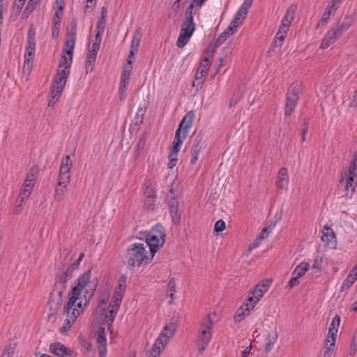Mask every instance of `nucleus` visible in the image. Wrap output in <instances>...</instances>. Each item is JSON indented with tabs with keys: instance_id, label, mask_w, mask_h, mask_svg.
<instances>
[{
	"instance_id": "nucleus-1",
	"label": "nucleus",
	"mask_w": 357,
	"mask_h": 357,
	"mask_svg": "<svg viewBox=\"0 0 357 357\" xmlns=\"http://www.w3.org/2000/svg\"><path fill=\"white\" fill-rule=\"evenodd\" d=\"M91 271L84 272L75 281V285L68 293V301L63 307V314L66 316L61 332L68 331L73 323L83 312L87 303L93 297L97 287V280H91Z\"/></svg>"
},
{
	"instance_id": "nucleus-2",
	"label": "nucleus",
	"mask_w": 357,
	"mask_h": 357,
	"mask_svg": "<svg viewBox=\"0 0 357 357\" xmlns=\"http://www.w3.org/2000/svg\"><path fill=\"white\" fill-rule=\"evenodd\" d=\"M354 22V19L348 15L344 16L342 21L339 20L337 22L333 23L322 38L320 48L326 49L333 44L352 26Z\"/></svg>"
},
{
	"instance_id": "nucleus-3",
	"label": "nucleus",
	"mask_w": 357,
	"mask_h": 357,
	"mask_svg": "<svg viewBox=\"0 0 357 357\" xmlns=\"http://www.w3.org/2000/svg\"><path fill=\"white\" fill-rule=\"evenodd\" d=\"M147 253L144 243H132L126 250L124 263L128 268L139 267L144 261L150 263L153 258H149Z\"/></svg>"
},
{
	"instance_id": "nucleus-4",
	"label": "nucleus",
	"mask_w": 357,
	"mask_h": 357,
	"mask_svg": "<svg viewBox=\"0 0 357 357\" xmlns=\"http://www.w3.org/2000/svg\"><path fill=\"white\" fill-rule=\"evenodd\" d=\"M165 231L161 224H156L147 234L146 241L143 243L146 248L149 247L151 258H153L159 247L163 246L165 241Z\"/></svg>"
},
{
	"instance_id": "nucleus-5",
	"label": "nucleus",
	"mask_w": 357,
	"mask_h": 357,
	"mask_svg": "<svg viewBox=\"0 0 357 357\" xmlns=\"http://www.w3.org/2000/svg\"><path fill=\"white\" fill-rule=\"evenodd\" d=\"M213 327V320L211 315L208 314L207 317L202 321L200 326V334L197 341V347L199 351H204L208 345L212 336L211 331Z\"/></svg>"
},
{
	"instance_id": "nucleus-6",
	"label": "nucleus",
	"mask_w": 357,
	"mask_h": 357,
	"mask_svg": "<svg viewBox=\"0 0 357 357\" xmlns=\"http://www.w3.org/2000/svg\"><path fill=\"white\" fill-rule=\"evenodd\" d=\"M301 91V84L298 82L293 83L287 90L284 115L291 116L299 99L298 94Z\"/></svg>"
},
{
	"instance_id": "nucleus-7",
	"label": "nucleus",
	"mask_w": 357,
	"mask_h": 357,
	"mask_svg": "<svg viewBox=\"0 0 357 357\" xmlns=\"http://www.w3.org/2000/svg\"><path fill=\"white\" fill-rule=\"evenodd\" d=\"M36 44V29L33 25H31L27 32L24 65L32 63L35 56Z\"/></svg>"
},
{
	"instance_id": "nucleus-8",
	"label": "nucleus",
	"mask_w": 357,
	"mask_h": 357,
	"mask_svg": "<svg viewBox=\"0 0 357 357\" xmlns=\"http://www.w3.org/2000/svg\"><path fill=\"white\" fill-rule=\"evenodd\" d=\"M77 38V23L72 22L70 29L66 34V39L63 49V53H65L68 57L73 58V52Z\"/></svg>"
},
{
	"instance_id": "nucleus-9",
	"label": "nucleus",
	"mask_w": 357,
	"mask_h": 357,
	"mask_svg": "<svg viewBox=\"0 0 357 357\" xmlns=\"http://www.w3.org/2000/svg\"><path fill=\"white\" fill-rule=\"evenodd\" d=\"M194 4L190 3L185 12L184 19L181 24V33L192 35L195 30V24L193 20Z\"/></svg>"
},
{
	"instance_id": "nucleus-10",
	"label": "nucleus",
	"mask_w": 357,
	"mask_h": 357,
	"mask_svg": "<svg viewBox=\"0 0 357 357\" xmlns=\"http://www.w3.org/2000/svg\"><path fill=\"white\" fill-rule=\"evenodd\" d=\"M132 66H124L119 85L120 100H123L126 95V91L129 84V79L132 72Z\"/></svg>"
},
{
	"instance_id": "nucleus-11",
	"label": "nucleus",
	"mask_w": 357,
	"mask_h": 357,
	"mask_svg": "<svg viewBox=\"0 0 357 357\" xmlns=\"http://www.w3.org/2000/svg\"><path fill=\"white\" fill-rule=\"evenodd\" d=\"M203 144V135L199 133L198 134L194 139L192 146L190 151L191 158H190V164L195 165L196 164L200 151L202 148Z\"/></svg>"
},
{
	"instance_id": "nucleus-12",
	"label": "nucleus",
	"mask_w": 357,
	"mask_h": 357,
	"mask_svg": "<svg viewBox=\"0 0 357 357\" xmlns=\"http://www.w3.org/2000/svg\"><path fill=\"white\" fill-rule=\"evenodd\" d=\"M50 352L59 357H72L73 351L61 342L50 344Z\"/></svg>"
},
{
	"instance_id": "nucleus-13",
	"label": "nucleus",
	"mask_w": 357,
	"mask_h": 357,
	"mask_svg": "<svg viewBox=\"0 0 357 357\" xmlns=\"http://www.w3.org/2000/svg\"><path fill=\"white\" fill-rule=\"evenodd\" d=\"M73 278V271L71 268H68L66 271L62 272L59 275H58L56 278V287L60 289L59 292V295L61 296L63 294V291L66 288V283L68 280Z\"/></svg>"
},
{
	"instance_id": "nucleus-14",
	"label": "nucleus",
	"mask_w": 357,
	"mask_h": 357,
	"mask_svg": "<svg viewBox=\"0 0 357 357\" xmlns=\"http://www.w3.org/2000/svg\"><path fill=\"white\" fill-rule=\"evenodd\" d=\"M195 118V112L193 110H190L183 117L177 129L188 135L189 130L192 126Z\"/></svg>"
},
{
	"instance_id": "nucleus-15",
	"label": "nucleus",
	"mask_w": 357,
	"mask_h": 357,
	"mask_svg": "<svg viewBox=\"0 0 357 357\" xmlns=\"http://www.w3.org/2000/svg\"><path fill=\"white\" fill-rule=\"evenodd\" d=\"M168 206L172 222L178 224L181 218L178 213V200L175 197H172L168 202Z\"/></svg>"
},
{
	"instance_id": "nucleus-16",
	"label": "nucleus",
	"mask_w": 357,
	"mask_h": 357,
	"mask_svg": "<svg viewBox=\"0 0 357 357\" xmlns=\"http://www.w3.org/2000/svg\"><path fill=\"white\" fill-rule=\"evenodd\" d=\"M169 335V330H165V327L163 328L162 331L160 333L159 336L157 337L155 343H154V349L153 351H155L156 349H158L160 347V345H161L162 349H165V347L167 344L169 342V340L170 337L172 335Z\"/></svg>"
},
{
	"instance_id": "nucleus-17",
	"label": "nucleus",
	"mask_w": 357,
	"mask_h": 357,
	"mask_svg": "<svg viewBox=\"0 0 357 357\" xmlns=\"http://www.w3.org/2000/svg\"><path fill=\"white\" fill-rule=\"evenodd\" d=\"M321 241L327 245L333 246L336 243L335 233L330 227L324 226L322 230Z\"/></svg>"
},
{
	"instance_id": "nucleus-18",
	"label": "nucleus",
	"mask_w": 357,
	"mask_h": 357,
	"mask_svg": "<svg viewBox=\"0 0 357 357\" xmlns=\"http://www.w3.org/2000/svg\"><path fill=\"white\" fill-rule=\"evenodd\" d=\"M289 183V176L287 168L282 167L278 172L276 178V186L279 189L284 188Z\"/></svg>"
},
{
	"instance_id": "nucleus-19",
	"label": "nucleus",
	"mask_w": 357,
	"mask_h": 357,
	"mask_svg": "<svg viewBox=\"0 0 357 357\" xmlns=\"http://www.w3.org/2000/svg\"><path fill=\"white\" fill-rule=\"evenodd\" d=\"M272 283L271 280H265L256 285L254 294H257V299H261L264 294L268 290Z\"/></svg>"
},
{
	"instance_id": "nucleus-20",
	"label": "nucleus",
	"mask_w": 357,
	"mask_h": 357,
	"mask_svg": "<svg viewBox=\"0 0 357 357\" xmlns=\"http://www.w3.org/2000/svg\"><path fill=\"white\" fill-rule=\"evenodd\" d=\"M344 179L346 182L345 190H351L352 192H354L357 185V175L355 174L354 176L344 174V177L342 176L340 183L343 182Z\"/></svg>"
},
{
	"instance_id": "nucleus-21",
	"label": "nucleus",
	"mask_w": 357,
	"mask_h": 357,
	"mask_svg": "<svg viewBox=\"0 0 357 357\" xmlns=\"http://www.w3.org/2000/svg\"><path fill=\"white\" fill-rule=\"evenodd\" d=\"M69 74V70L62 69L58 71L54 80L56 86L64 89Z\"/></svg>"
},
{
	"instance_id": "nucleus-22",
	"label": "nucleus",
	"mask_w": 357,
	"mask_h": 357,
	"mask_svg": "<svg viewBox=\"0 0 357 357\" xmlns=\"http://www.w3.org/2000/svg\"><path fill=\"white\" fill-rule=\"evenodd\" d=\"M336 10H331L330 7L327 6L325 11L321 15L320 20L318 22L317 29L326 25L330 20L331 17L334 16Z\"/></svg>"
},
{
	"instance_id": "nucleus-23",
	"label": "nucleus",
	"mask_w": 357,
	"mask_h": 357,
	"mask_svg": "<svg viewBox=\"0 0 357 357\" xmlns=\"http://www.w3.org/2000/svg\"><path fill=\"white\" fill-rule=\"evenodd\" d=\"M357 280V273L352 272V270L351 271L350 273L347 276V278L343 281L340 291H343L348 289H349L352 284L356 281Z\"/></svg>"
},
{
	"instance_id": "nucleus-24",
	"label": "nucleus",
	"mask_w": 357,
	"mask_h": 357,
	"mask_svg": "<svg viewBox=\"0 0 357 357\" xmlns=\"http://www.w3.org/2000/svg\"><path fill=\"white\" fill-rule=\"evenodd\" d=\"M73 167V160L70 155H66L61 160V164L59 169V173L70 174V170Z\"/></svg>"
},
{
	"instance_id": "nucleus-25",
	"label": "nucleus",
	"mask_w": 357,
	"mask_h": 357,
	"mask_svg": "<svg viewBox=\"0 0 357 357\" xmlns=\"http://www.w3.org/2000/svg\"><path fill=\"white\" fill-rule=\"evenodd\" d=\"M235 29L229 25L216 39L215 42V47L220 46L227 38L228 36L234 33Z\"/></svg>"
},
{
	"instance_id": "nucleus-26",
	"label": "nucleus",
	"mask_w": 357,
	"mask_h": 357,
	"mask_svg": "<svg viewBox=\"0 0 357 357\" xmlns=\"http://www.w3.org/2000/svg\"><path fill=\"white\" fill-rule=\"evenodd\" d=\"M142 29L140 27L137 28L132 36V39L130 45V50L138 51L139 46L140 45V41L142 38Z\"/></svg>"
},
{
	"instance_id": "nucleus-27",
	"label": "nucleus",
	"mask_w": 357,
	"mask_h": 357,
	"mask_svg": "<svg viewBox=\"0 0 357 357\" xmlns=\"http://www.w3.org/2000/svg\"><path fill=\"white\" fill-rule=\"evenodd\" d=\"M260 299H257V294H254V290L249 294L243 305L245 306V310L250 311L253 309Z\"/></svg>"
},
{
	"instance_id": "nucleus-28",
	"label": "nucleus",
	"mask_w": 357,
	"mask_h": 357,
	"mask_svg": "<svg viewBox=\"0 0 357 357\" xmlns=\"http://www.w3.org/2000/svg\"><path fill=\"white\" fill-rule=\"evenodd\" d=\"M67 187L59 186V184L56 186L54 192V197L56 202H61L64 200L66 192Z\"/></svg>"
},
{
	"instance_id": "nucleus-29",
	"label": "nucleus",
	"mask_w": 357,
	"mask_h": 357,
	"mask_svg": "<svg viewBox=\"0 0 357 357\" xmlns=\"http://www.w3.org/2000/svg\"><path fill=\"white\" fill-rule=\"evenodd\" d=\"M277 339L278 333L276 331H275L273 334H270L268 335L264 349L266 353H269L272 350L273 345L277 341Z\"/></svg>"
},
{
	"instance_id": "nucleus-30",
	"label": "nucleus",
	"mask_w": 357,
	"mask_h": 357,
	"mask_svg": "<svg viewBox=\"0 0 357 357\" xmlns=\"http://www.w3.org/2000/svg\"><path fill=\"white\" fill-rule=\"evenodd\" d=\"M345 174L354 176H355V174L357 175V150L354 153Z\"/></svg>"
},
{
	"instance_id": "nucleus-31",
	"label": "nucleus",
	"mask_w": 357,
	"mask_h": 357,
	"mask_svg": "<svg viewBox=\"0 0 357 357\" xmlns=\"http://www.w3.org/2000/svg\"><path fill=\"white\" fill-rule=\"evenodd\" d=\"M310 265L308 263L302 262L298 264L292 273V275H297L299 278L303 277L307 271Z\"/></svg>"
},
{
	"instance_id": "nucleus-32",
	"label": "nucleus",
	"mask_w": 357,
	"mask_h": 357,
	"mask_svg": "<svg viewBox=\"0 0 357 357\" xmlns=\"http://www.w3.org/2000/svg\"><path fill=\"white\" fill-rule=\"evenodd\" d=\"M297 10V6L294 4L291 5L285 12V15L282 18L284 22H290L294 19L295 13Z\"/></svg>"
},
{
	"instance_id": "nucleus-33",
	"label": "nucleus",
	"mask_w": 357,
	"mask_h": 357,
	"mask_svg": "<svg viewBox=\"0 0 357 357\" xmlns=\"http://www.w3.org/2000/svg\"><path fill=\"white\" fill-rule=\"evenodd\" d=\"M96 58L97 56L94 55V54L87 53L86 61V73H91L93 71Z\"/></svg>"
},
{
	"instance_id": "nucleus-34",
	"label": "nucleus",
	"mask_w": 357,
	"mask_h": 357,
	"mask_svg": "<svg viewBox=\"0 0 357 357\" xmlns=\"http://www.w3.org/2000/svg\"><path fill=\"white\" fill-rule=\"evenodd\" d=\"M109 305L111 307V309L108 310L109 314V315L106 314V319H107L106 323L107 325L112 324L115 317L116 316V314H117L118 310L120 307V306H115L114 305H112V304H110Z\"/></svg>"
},
{
	"instance_id": "nucleus-35",
	"label": "nucleus",
	"mask_w": 357,
	"mask_h": 357,
	"mask_svg": "<svg viewBox=\"0 0 357 357\" xmlns=\"http://www.w3.org/2000/svg\"><path fill=\"white\" fill-rule=\"evenodd\" d=\"M191 36L189 34L180 32L176 43V46L179 48H183L188 43Z\"/></svg>"
},
{
	"instance_id": "nucleus-36",
	"label": "nucleus",
	"mask_w": 357,
	"mask_h": 357,
	"mask_svg": "<svg viewBox=\"0 0 357 357\" xmlns=\"http://www.w3.org/2000/svg\"><path fill=\"white\" fill-rule=\"evenodd\" d=\"M25 3V1L22 0H15L13 6L12 16H15L16 18L22 11V9Z\"/></svg>"
},
{
	"instance_id": "nucleus-37",
	"label": "nucleus",
	"mask_w": 357,
	"mask_h": 357,
	"mask_svg": "<svg viewBox=\"0 0 357 357\" xmlns=\"http://www.w3.org/2000/svg\"><path fill=\"white\" fill-rule=\"evenodd\" d=\"M70 178H71V176H70V174H63V173H61L59 174V181H58V184L59 186H63V187H67L68 185L69 184L70 181Z\"/></svg>"
},
{
	"instance_id": "nucleus-38",
	"label": "nucleus",
	"mask_w": 357,
	"mask_h": 357,
	"mask_svg": "<svg viewBox=\"0 0 357 357\" xmlns=\"http://www.w3.org/2000/svg\"><path fill=\"white\" fill-rule=\"evenodd\" d=\"M188 135L176 129L175 136L172 144H177L182 146L183 140L187 137Z\"/></svg>"
},
{
	"instance_id": "nucleus-39",
	"label": "nucleus",
	"mask_w": 357,
	"mask_h": 357,
	"mask_svg": "<svg viewBox=\"0 0 357 357\" xmlns=\"http://www.w3.org/2000/svg\"><path fill=\"white\" fill-rule=\"evenodd\" d=\"M31 194V191L21 188L16 202H20V206L22 205L29 198Z\"/></svg>"
},
{
	"instance_id": "nucleus-40",
	"label": "nucleus",
	"mask_w": 357,
	"mask_h": 357,
	"mask_svg": "<svg viewBox=\"0 0 357 357\" xmlns=\"http://www.w3.org/2000/svg\"><path fill=\"white\" fill-rule=\"evenodd\" d=\"M156 197L145 198L144 202V208L148 211H154L155 208Z\"/></svg>"
},
{
	"instance_id": "nucleus-41",
	"label": "nucleus",
	"mask_w": 357,
	"mask_h": 357,
	"mask_svg": "<svg viewBox=\"0 0 357 357\" xmlns=\"http://www.w3.org/2000/svg\"><path fill=\"white\" fill-rule=\"evenodd\" d=\"M73 58L69 57V59H68L65 53H63V54L61 56L59 67H64L63 69L68 70L71 66Z\"/></svg>"
},
{
	"instance_id": "nucleus-42",
	"label": "nucleus",
	"mask_w": 357,
	"mask_h": 357,
	"mask_svg": "<svg viewBox=\"0 0 357 357\" xmlns=\"http://www.w3.org/2000/svg\"><path fill=\"white\" fill-rule=\"evenodd\" d=\"M38 167L37 165H35V166H33L27 176H26V178L27 179V181H35V179H36V176H37L38 173Z\"/></svg>"
},
{
	"instance_id": "nucleus-43",
	"label": "nucleus",
	"mask_w": 357,
	"mask_h": 357,
	"mask_svg": "<svg viewBox=\"0 0 357 357\" xmlns=\"http://www.w3.org/2000/svg\"><path fill=\"white\" fill-rule=\"evenodd\" d=\"M15 349V345L10 344L3 351L1 357H13Z\"/></svg>"
},
{
	"instance_id": "nucleus-44",
	"label": "nucleus",
	"mask_w": 357,
	"mask_h": 357,
	"mask_svg": "<svg viewBox=\"0 0 357 357\" xmlns=\"http://www.w3.org/2000/svg\"><path fill=\"white\" fill-rule=\"evenodd\" d=\"M204 79L203 77H201L199 75V73L195 74V80L192 83V86L196 87L197 90L199 89L202 88V85L204 84Z\"/></svg>"
},
{
	"instance_id": "nucleus-45",
	"label": "nucleus",
	"mask_w": 357,
	"mask_h": 357,
	"mask_svg": "<svg viewBox=\"0 0 357 357\" xmlns=\"http://www.w3.org/2000/svg\"><path fill=\"white\" fill-rule=\"evenodd\" d=\"M357 352V337H354L349 345V354L351 356H354Z\"/></svg>"
},
{
	"instance_id": "nucleus-46",
	"label": "nucleus",
	"mask_w": 357,
	"mask_h": 357,
	"mask_svg": "<svg viewBox=\"0 0 357 357\" xmlns=\"http://www.w3.org/2000/svg\"><path fill=\"white\" fill-rule=\"evenodd\" d=\"M208 63H201L196 73H199V75L201 77H206L208 75Z\"/></svg>"
},
{
	"instance_id": "nucleus-47",
	"label": "nucleus",
	"mask_w": 357,
	"mask_h": 357,
	"mask_svg": "<svg viewBox=\"0 0 357 357\" xmlns=\"http://www.w3.org/2000/svg\"><path fill=\"white\" fill-rule=\"evenodd\" d=\"M337 330H333L332 328H328V333L326 339V344H328L331 342V338H333V342L335 343L336 342L337 337Z\"/></svg>"
},
{
	"instance_id": "nucleus-48",
	"label": "nucleus",
	"mask_w": 357,
	"mask_h": 357,
	"mask_svg": "<svg viewBox=\"0 0 357 357\" xmlns=\"http://www.w3.org/2000/svg\"><path fill=\"white\" fill-rule=\"evenodd\" d=\"M63 88L53 85L52 89L51 91L52 98H56V100H58L59 98L60 97L61 93L63 92Z\"/></svg>"
},
{
	"instance_id": "nucleus-49",
	"label": "nucleus",
	"mask_w": 357,
	"mask_h": 357,
	"mask_svg": "<svg viewBox=\"0 0 357 357\" xmlns=\"http://www.w3.org/2000/svg\"><path fill=\"white\" fill-rule=\"evenodd\" d=\"M244 306L245 305H243L237 310L234 317L236 321H240L242 317H243L245 315V312H249L248 310H245V307H244Z\"/></svg>"
},
{
	"instance_id": "nucleus-50",
	"label": "nucleus",
	"mask_w": 357,
	"mask_h": 357,
	"mask_svg": "<svg viewBox=\"0 0 357 357\" xmlns=\"http://www.w3.org/2000/svg\"><path fill=\"white\" fill-rule=\"evenodd\" d=\"M226 228L225 222L222 220H218L214 226V230L218 234L224 231Z\"/></svg>"
},
{
	"instance_id": "nucleus-51",
	"label": "nucleus",
	"mask_w": 357,
	"mask_h": 357,
	"mask_svg": "<svg viewBox=\"0 0 357 357\" xmlns=\"http://www.w3.org/2000/svg\"><path fill=\"white\" fill-rule=\"evenodd\" d=\"M177 328L176 322L172 321L165 326V330H169L168 335H173Z\"/></svg>"
},
{
	"instance_id": "nucleus-52",
	"label": "nucleus",
	"mask_w": 357,
	"mask_h": 357,
	"mask_svg": "<svg viewBox=\"0 0 357 357\" xmlns=\"http://www.w3.org/2000/svg\"><path fill=\"white\" fill-rule=\"evenodd\" d=\"M97 342L98 343L99 346H106L107 345V339L106 335L105 333V329L102 328V332H100L98 337H97Z\"/></svg>"
},
{
	"instance_id": "nucleus-53",
	"label": "nucleus",
	"mask_w": 357,
	"mask_h": 357,
	"mask_svg": "<svg viewBox=\"0 0 357 357\" xmlns=\"http://www.w3.org/2000/svg\"><path fill=\"white\" fill-rule=\"evenodd\" d=\"M334 347H335V343L329 342L328 344H326V342L325 343V349L324 351V357H330L332 354Z\"/></svg>"
},
{
	"instance_id": "nucleus-54",
	"label": "nucleus",
	"mask_w": 357,
	"mask_h": 357,
	"mask_svg": "<svg viewBox=\"0 0 357 357\" xmlns=\"http://www.w3.org/2000/svg\"><path fill=\"white\" fill-rule=\"evenodd\" d=\"M123 296L121 294H119L118 293L114 291V294L112 297V304L115 306H120V304L122 301Z\"/></svg>"
},
{
	"instance_id": "nucleus-55",
	"label": "nucleus",
	"mask_w": 357,
	"mask_h": 357,
	"mask_svg": "<svg viewBox=\"0 0 357 357\" xmlns=\"http://www.w3.org/2000/svg\"><path fill=\"white\" fill-rule=\"evenodd\" d=\"M340 324V317L339 315H335L330 324L329 328H332L333 330L338 331V328Z\"/></svg>"
},
{
	"instance_id": "nucleus-56",
	"label": "nucleus",
	"mask_w": 357,
	"mask_h": 357,
	"mask_svg": "<svg viewBox=\"0 0 357 357\" xmlns=\"http://www.w3.org/2000/svg\"><path fill=\"white\" fill-rule=\"evenodd\" d=\"M167 288H168L169 291L171 292L169 294V297L173 299L174 298V292L175 291V288H176V283H175L174 278H172L169 280V282L167 284Z\"/></svg>"
},
{
	"instance_id": "nucleus-57",
	"label": "nucleus",
	"mask_w": 357,
	"mask_h": 357,
	"mask_svg": "<svg viewBox=\"0 0 357 357\" xmlns=\"http://www.w3.org/2000/svg\"><path fill=\"white\" fill-rule=\"evenodd\" d=\"M106 22H107V19L103 18V17H100L96 23V30H99L100 31H104L105 25H106Z\"/></svg>"
},
{
	"instance_id": "nucleus-58",
	"label": "nucleus",
	"mask_w": 357,
	"mask_h": 357,
	"mask_svg": "<svg viewBox=\"0 0 357 357\" xmlns=\"http://www.w3.org/2000/svg\"><path fill=\"white\" fill-rule=\"evenodd\" d=\"M146 138L145 134L140 137L136 146L135 151L143 149L146 144Z\"/></svg>"
},
{
	"instance_id": "nucleus-59",
	"label": "nucleus",
	"mask_w": 357,
	"mask_h": 357,
	"mask_svg": "<svg viewBox=\"0 0 357 357\" xmlns=\"http://www.w3.org/2000/svg\"><path fill=\"white\" fill-rule=\"evenodd\" d=\"M249 9V7L245 6L244 4L242 3V5L237 11L238 15L241 16L242 19H245L247 16Z\"/></svg>"
},
{
	"instance_id": "nucleus-60",
	"label": "nucleus",
	"mask_w": 357,
	"mask_h": 357,
	"mask_svg": "<svg viewBox=\"0 0 357 357\" xmlns=\"http://www.w3.org/2000/svg\"><path fill=\"white\" fill-rule=\"evenodd\" d=\"M249 9V7L245 6L244 4L242 3V5L237 11L238 15L241 16L242 19H245L247 16Z\"/></svg>"
},
{
	"instance_id": "nucleus-61",
	"label": "nucleus",
	"mask_w": 357,
	"mask_h": 357,
	"mask_svg": "<svg viewBox=\"0 0 357 357\" xmlns=\"http://www.w3.org/2000/svg\"><path fill=\"white\" fill-rule=\"evenodd\" d=\"M144 195L145 196V198L151 199V197H156L153 188L149 185L146 186V188L144 189Z\"/></svg>"
},
{
	"instance_id": "nucleus-62",
	"label": "nucleus",
	"mask_w": 357,
	"mask_h": 357,
	"mask_svg": "<svg viewBox=\"0 0 357 357\" xmlns=\"http://www.w3.org/2000/svg\"><path fill=\"white\" fill-rule=\"evenodd\" d=\"M243 19H242V17L241 16H239L238 15V13H236L234 18L233 19V20L231 22L230 24L232 27H234V29H236L240 24L242 23V20Z\"/></svg>"
},
{
	"instance_id": "nucleus-63",
	"label": "nucleus",
	"mask_w": 357,
	"mask_h": 357,
	"mask_svg": "<svg viewBox=\"0 0 357 357\" xmlns=\"http://www.w3.org/2000/svg\"><path fill=\"white\" fill-rule=\"evenodd\" d=\"M271 229L268 227L263 228L261 233L257 236L256 241H261L264 240V238H266L267 237L268 234H269V232L271 231Z\"/></svg>"
},
{
	"instance_id": "nucleus-64",
	"label": "nucleus",
	"mask_w": 357,
	"mask_h": 357,
	"mask_svg": "<svg viewBox=\"0 0 357 357\" xmlns=\"http://www.w3.org/2000/svg\"><path fill=\"white\" fill-rule=\"evenodd\" d=\"M299 278H300L298 277L297 275H293V277L289 281L287 287L289 289H291L294 287L298 285L299 284V280H298Z\"/></svg>"
}]
</instances>
